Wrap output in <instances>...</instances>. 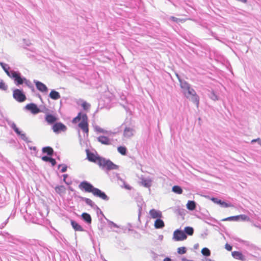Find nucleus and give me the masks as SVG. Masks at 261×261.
Returning a JSON list of instances; mask_svg holds the SVG:
<instances>
[{
  "label": "nucleus",
  "instance_id": "obj_1",
  "mask_svg": "<svg viewBox=\"0 0 261 261\" xmlns=\"http://www.w3.org/2000/svg\"><path fill=\"white\" fill-rule=\"evenodd\" d=\"M0 235L3 236L7 242L11 243L10 245V247L16 246V252H21L27 255L32 254L34 253V251L33 249H31L30 247L32 245L34 244L33 242H36V241L29 240V242H27L17 238L6 231H0Z\"/></svg>",
  "mask_w": 261,
  "mask_h": 261
},
{
  "label": "nucleus",
  "instance_id": "obj_2",
  "mask_svg": "<svg viewBox=\"0 0 261 261\" xmlns=\"http://www.w3.org/2000/svg\"><path fill=\"white\" fill-rule=\"evenodd\" d=\"M86 152L88 161L97 164L102 169H106L108 171L118 169L119 166L113 163L111 160L95 154L89 149H86Z\"/></svg>",
  "mask_w": 261,
  "mask_h": 261
},
{
  "label": "nucleus",
  "instance_id": "obj_3",
  "mask_svg": "<svg viewBox=\"0 0 261 261\" xmlns=\"http://www.w3.org/2000/svg\"><path fill=\"white\" fill-rule=\"evenodd\" d=\"M88 120V116L86 114L79 112L77 115L73 119L72 122L75 124L81 121L78 126L88 136L89 132Z\"/></svg>",
  "mask_w": 261,
  "mask_h": 261
},
{
  "label": "nucleus",
  "instance_id": "obj_4",
  "mask_svg": "<svg viewBox=\"0 0 261 261\" xmlns=\"http://www.w3.org/2000/svg\"><path fill=\"white\" fill-rule=\"evenodd\" d=\"M6 121L21 140L25 141L27 143L31 142V141L29 140L28 138L26 136L25 134L20 130L14 122L8 119H6Z\"/></svg>",
  "mask_w": 261,
  "mask_h": 261
},
{
  "label": "nucleus",
  "instance_id": "obj_5",
  "mask_svg": "<svg viewBox=\"0 0 261 261\" xmlns=\"http://www.w3.org/2000/svg\"><path fill=\"white\" fill-rule=\"evenodd\" d=\"M10 78L14 80L15 84L17 86H19L24 84V82L27 79L25 77L22 76L20 72L18 71L13 72V74H11Z\"/></svg>",
  "mask_w": 261,
  "mask_h": 261
},
{
  "label": "nucleus",
  "instance_id": "obj_6",
  "mask_svg": "<svg viewBox=\"0 0 261 261\" xmlns=\"http://www.w3.org/2000/svg\"><path fill=\"white\" fill-rule=\"evenodd\" d=\"M13 97L18 102H22L25 100L26 96L22 90L15 89L13 91Z\"/></svg>",
  "mask_w": 261,
  "mask_h": 261
},
{
  "label": "nucleus",
  "instance_id": "obj_7",
  "mask_svg": "<svg viewBox=\"0 0 261 261\" xmlns=\"http://www.w3.org/2000/svg\"><path fill=\"white\" fill-rule=\"evenodd\" d=\"M79 188L86 192H93L95 187L89 182L84 180L82 181L79 185Z\"/></svg>",
  "mask_w": 261,
  "mask_h": 261
},
{
  "label": "nucleus",
  "instance_id": "obj_8",
  "mask_svg": "<svg viewBox=\"0 0 261 261\" xmlns=\"http://www.w3.org/2000/svg\"><path fill=\"white\" fill-rule=\"evenodd\" d=\"M187 238L186 234L180 229L175 230L173 232V240L175 241H181Z\"/></svg>",
  "mask_w": 261,
  "mask_h": 261
},
{
  "label": "nucleus",
  "instance_id": "obj_9",
  "mask_svg": "<svg viewBox=\"0 0 261 261\" xmlns=\"http://www.w3.org/2000/svg\"><path fill=\"white\" fill-rule=\"evenodd\" d=\"M52 128L56 134H59L61 132H65L67 130V127L65 125L61 122L55 123Z\"/></svg>",
  "mask_w": 261,
  "mask_h": 261
},
{
  "label": "nucleus",
  "instance_id": "obj_10",
  "mask_svg": "<svg viewBox=\"0 0 261 261\" xmlns=\"http://www.w3.org/2000/svg\"><path fill=\"white\" fill-rule=\"evenodd\" d=\"M92 194L94 196L101 198L105 201H108L109 199V197L104 192L95 187L92 192Z\"/></svg>",
  "mask_w": 261,
  "mask_h": 261
},
{
  "label": "nucleus",
  "instance_id": "obj_11",
  "mask_svg": "<svg viewBox=\"0 0 261 261\" xmlns=\"http://www.w3.org/2000/svg\"><path fill=\"white\" fill-rule=\"evenodd\" d=\"M34 83H35L37 90L41 92L47 93L48 92V88L43 83L36 80H34Z\"/></svg>",
  "mask_w": 261,
  "mask_h": 261
},
{
  "label": "nucleus",
  "instance_id": "obj_12",
  "mask_svg": "<svg viewBox=\"0 0 261 261\" xmlns=\"http://www.w3.org/2000/svg\"><path fill=\"white\" fill-rule=\"evenodd\" d=\"M26 110L30 111L33 114H37L40 112L39 108L34 103H31L27 105L25 107Z\"/></svg>",
  "mask_w": 261,
  "mask_h": 261
},
{
  "label": "nucleus",
  "instance_id": "obj_13",
  "mask_svg": "<svg viewBox=\"0 0 261 261\" xmlns=\"http://www.w3.org/2000/svg\"><path fill=\"white\" fill-rule=\"evenodd\" d=\"M135 133V130L130 127H125L124 129L123 137L126 139L132 137Z\"/></svg>",
  "mask_w": 261,
  "mask_h": 261
},
{
  "label": "nucleus",
  "instance_id": "obj_14",
  "mask_svg": "<svg viewBox=\"0 0 261 261\" xmlns=\"http://www.w3.org/2000/svg\"><path fill=\"white\" fill-rule=\"evenodd\" d=\"M76 197L81 200L84 201L85 203L91 206L92 208L96 207L97 209L99 210V207L95 204V203L90 199L88 198L83 197L81 196H76Z\"/></svg>",
  "mask_w": 261,
  "mask_h": 261
},
{
  "label": "nucleus",
  "instance_id": "obj_15",
  "mask_svg": "<svg viewBox=\"0 0 261 261\" xmlns=\"http://www.w3.org/2000/svg\"><path fill=\"white\" fill-rule=\"evenodd\" d=\"M0 65L4 70L7 75L10 77L11 76V74H13V72H15L14 70H10V67L8 64L4 63L3 62H0Z\"/></svg>",
  "mask_w": 261,
  "mask_h": 261
},
{
  "label": "nucleus",
  "instance_id": "obj_16",
  "mask_svg": "<svg viewBox=\"0 0 261 261\" xmlns=\"http://www.w3.org/2000/svg\"><path fill=\"white\" fill-rule=\"evenodd\" d=\"M149 215L153 219H159L162 217V212L160 211L156 210L155 209H151L149 211Z\"/></svg>",
  "mask_w": 261,
  "mask_h": 261
},
{
  "label": "nucleus",
  "instance_id": "obj_17",
  "mask_svg": "<svg viewBox=\"0 0 261 261\" xmlns=\"http://www.w3.org/2000/svg\"><path fill=\"white\" fill-rule=\"evenodd\" d=\"M81 218L87 224L90 225L92 223V218L90 215L87 213H83Z\"/></svg>",
  "mask_w": 261,
  "mask_h": 261
},
{
  "label": "nucleus",
  "instance_id": "obj_18",
  "mask_svg": "<svg viewBox=\"0 0 261 261\" xmlns=\"http://www.w3.org/2000/svg\"><path fill=\"white\" fill-rule=\"evenodd\" d=\"M231 255L232 257L238 260H240L242 261H246V258L243 254L240 251H234L232 252Z\"/></svg>",
  "mask_w": 261,
  "mask_h": 261
},
{
  "label": "nucleus",
  "instance_id": "obj_19",
  "mask_svg": "<svg viewBox=\"0 0 261 261\" xmlns=\"http://www.w3.org/2000/svg\"><path fill=\"white\" fill-rule=\"evenodd\" d=\"M182 89L183 90V92L184 93L186 97L187 98L189 97V95L195 94V90L191 87L190 85H188L187 88H184Z\"/></svg>",
  "mask_w": 261,
  "mask_h": 261
},
{
  "label": "nucleus",
  "instance_id": "obj_20",
  "mask_svg": "<svg viewBox=\"0 0 261 261\" xmlns=\"http://www.w3.org/2000/svg\"><path fill=\"white\" fill-rule=\"evenodd\" d=\"M71 225L75 231H83L84 228L75 221L71 220Z\"/></svg>",
  "mask_w": 261,
  "mask_h": 261
},
{
  "label": "nucleus",
  "instance_id": "obj_21",
  "mask_svg": "<svg viewBox=\"0 0 261 261\" xmlns=\"http://www.w3.org/2000/svg\"><path fill=\"white\" fill-rule=\"evenodd\" d=\"M45 119L48 124H54L57 120L55 116L50 114L46 115Z\"/></svg>",
  "mask_w": 261,
  "mask_h": 261
},
{
  "label": "nucleus",
  "instance_id": "obj_22",
  "mask_svg": "<svg viewBox=\"0 0 261 261\" xmlns=\"http://www.w3.org/2000/svg\"><path fill=\"white\" fill-rule=\"evenodd\" d=\"M48 96L51 99L53 100H57L61 97L59 92L54 89L51 90Z\"/></svg>",
  "mask_w": 261,
  "mask_h": 261
},
{
  "label": "nucleus",
  "instance_id": "obj_23",
  "mask_svg": "<svg viewBox=\"0 0 261 261\" xmlns=\"http://www.w3.org/2000/svg\"><path fill=\"white\" fill-rule=\"evenodd\" d=\"M98 142L104 145H109L111 142L108 137L104 136H100L97 138Z\"/></svg>",
  "mask_w": 261,
  "mask_h": 261
},
{
  "label": "nucleus",
  "instance_id": "obj_24",
  "mask_svg": "<svg viewBox=\"0 0 261 261\" xmlns=\"http://www.w3.org/2000/svg\"><path fill=\"white\" fill-rule=\"evenodd\" d=\"M154 226L156 229H162L165 226V223L163 220L159 218L155 221Z\"/></svg>",
  "mask_w": 261,
  "mask_h": 261
},
{
  "label": "nucleus",
  "instance_id": "obj_25",
  "mask_svg": "<svg viewBox=\"0 0 261 261\" xmlns=\"http://www.w3.org/2000/svg\"><path fill=\"white\" fill-rule=\"evenodd\" d=\"M42 151L43 153H46L49 156H52L54 154L53 149L49 146L43 147Z\"/></svg>",
  "mask_w": 261,
  "mask_h": 261
},
{
  "label": "nucleus",
  "instance_id": "obj_26",
  "mask_svg": "<svg viewBox=\"0 0 261 261\" xmlns=\"http://www.w3.org/2000/svg\"><path fill=\"white\" fill-rule=\"evenodd\" d=\"M196 202L194 201L189 200L187 203V208L190 211H193L196 208Z\"/></svg>",
  "mask_w": 261,
  "mask_h": 261
},
{
  "label": "nucleus",
  "instance_id": "obj_27",
  "mask_svg": "<svg viewBox=\"0 0 261 261\" xmlns=\"http://www.w3.org/2000/svg\"><path fill=\"white\" fill-rule=\"evenodd\" d=\"M207 94L208 97L214 101H216L219 99L218 96L215 93L214 90H209Z\"/></svg>",
  "mask_w": 261,
  "mask_h": 261
},
{
  "label": "nucleus",
  "instance_id": "obj_28",
  "mask_svg": "<svg viewBox=\"0 0 261 261\" xmlns=\"http://www.w3.org/2000/svg\"><path fill=\"white\" fill-rule=\"evenodd\" d=\"M189 95L191 96V100L192 102L196 104L198 107L199 102V96L197 95L196 92H195V94H190Z\"/></svg>",
  "mask_w": 261,
  "mask_h": 261
},
{
  "label": "nucleus",
  "instance_id": "obj_29",
  "mask_svg": "<svg viewBox=\"0 0 261 261\" xmlns=\"http://www.w3.org/2000/svg\"><path fill=\"white\" fill-rule=\"evenodd\" d=\"M184 232L186 234V236H192L194 233V229L193 227L190 226H187L185 227L184 230H183Z\"/></svg>",
  "mask_w": 261,
  "mask_h": 261
},
{
  "label": "nucleus",
  "instance_id": "obj_30",
  "mask_svg": "<svg viewBox=\"0 0 261 261\" xmlns=\"http://www.w3.org/2000/svg\"><path fill=\"white\" fill-rule=\"evenodd\" d=\"M55 190L57 193L61 194L65 192L66 188L64 186H59L56 187Z\"/></svg>",
  "mask_w": 261,
  "mask_h": 261
},
{
  "label": "nucleus",
  "instance_id": "obj_31",
  "mask_svg": "<svg viewBox=\"0 0 261 261\" xmlns=\"http://www.w3.org/2000/svg\"><path fill=\"white\" fill-rule=\"evenodd\" d=\"M118 151L122 155H125L127 153V148L125 146H120L117 148Z\"/></svg>",
  "mask_w": 261,
  "mask_h": 261
},
{
  "label": "nucleus",
  "instance_id": "obj_32",
  "mask_svg": "<svg viewBox=\"0 0 261 261\" xmlns=\"http://www.w3.org/2000/svg\"><path fill=\"white\" fill-rule=\"evenodd\" d=\"M172 191L176 194H180L182 193V188L179 186H174L172 187Z\"/></svg>",
  "mask_w": 261,
  "mask_h": 261
},
{
  "label": "nucleus",
  "instance_id": "obj_33",
  "mask_svg": "<svg viewBox=\"0 0 261 261\" xmlns=\"http://www.w3.org/2000/svg\"><path fill=\"white\" fill-rule=\"evenodd\" d=\"M142 185L146 188H149L151 186V180L149 179H143L142 180Z\"/></svg>",
  "mask_w": 261,
  "mask_h": 261
},
{
  "label": "nucleus",
  "instance_id": "obj_34",
  "mask_svg": "<svg viewBox=\"0 0 261 261\" xmlns=\"http://www.w3.org/2000/svg\"><path fill=\"white\" fill-rule=\"evenodd\" d=\"M201 253L203 256H210L211 255V251L208 248L204 247L201 250Z\"/></svg>",
  "mask_w": 261,
  "mask_h": 261
},
{
  "label": "nucleus",
  "instance_id": "obj_35",
  "mask_svg": "<svg viewBox=\"0 0 261 261\" xmlns=\"http://www.w3.org/2000/svg\"><path fill=\"white\" fill-rule=\"evenodd\" d=\"M81 106L82 107L83 109L85 110H88L90 108V105L87 102L85 101L82 100V103H81Z\"/></svg>",
  "mask_w": 261,
  "mask_h": 261
},
{
  "label": "nucleus",
  "instance_id": "obj_36",
  "mask_svg": "<svg viewBox=\"0 0 261 261\" xmlns=\"http://www.w3.org/2000/svg\"><path fill=\"white\" fill-rule=\"evenodd\" d=\"M222 221H238V216L237 215V216L229 217H227V218L222 219Z\"/></svg>",
  "mask_w": 261,
  "mask_h": 261
},
{
  "label": "nucleus",
  "instance_id": "obj_37",
  "mask_svg": "<svg viewBox=\"0 0 261 261\" xmlns=\"http://www.w3.org/2000/svg\"><path fill=\"white\" fill-rule=\"evenodd\" d=\"M94 129H95V131H96L97 132H98V133L106 134H108V131L103 129V128L100 127L98 126H95L94 127Z\"/></svg>",
  "mask_w": 261,
  "mask_h": 261
},
{
  "label": "nucleus",
  "instance_id": "obj_38",
  "mask_svg": "<svg viewBox=\"0 0 261 261\" xmlns=\"http://www.w3.org/2000/svg\"><path fill=\"white\" fill-rule=\"evenodd\" d=\"M105 219L108 222V225H109V227H110L111 228H112V227H114L115 228H119V226L117 224H116V223L113 222V221H110L107 218H105Z\"/></svg>",
  "mask_w": 261,
  "mask_h": 261
},
{
  "label": "nucleus",
  "instance_id": "obj_39",
  "mask_svg": "<svg viewBox=\"0 0 261 261\" xmlns=\"http://www.w3.org/2000/svg\"><path fill=\"white\" fill-rule=\"evenodd\" d=\"M238 221H245L246 220L248 221L249 219V218L245 215H238Z\"/></svg>",
  "mask_w": 261,
  "mask_h": 261
},
{
  "label": "nucleus",
  "instance_id": "obj_40",
  "mask_svg": "<svg viewBox=\"0 0 261 261\" xmlns=\"http://www.w3.org/2000/svg\"><path fill=\"white\" fill-rule=\"evenodd\" d=\"M169 19L174 21V22H176L177 23H178V22H184L185 21V20L183 19H180V18H176L174 16H171L169 18Z\"/></svg>",
  "mask_w": 261,
  "mask_h": 261
},
{
  "label": "nucleus",
  "instance_id": "obj_41",
  "mask_svg": "<svg viewBox=\"0 0 261 261\" xmlns=\"http://www.w3.org/2000/svg\"><path fill=\"white\" fill-rule=\"evenodd\" d=\"M24 84L29 88L31 89L33 91L34 90V87L33 84L29 80L26 79V81L24 82Z\"/></svg>",
  "mask_w": 261,
  "mask_h": 261
},
{
  "label": "nucleus",
  "instance_id": "obj_42",
  "mask_svg": "<svg viewBox=\"0 0 261 261\" xmlns=\"http://www.w3.org/2000/svg\"><path fill=\"white\" fill-rule=\"evenodd\" d=\"M187 249L185 247H180L178 248L177 252L179 254H183L186 253Z\"/></svg>",
  "mask_w": 261,
  "mask_h": 261
},
{
  "label": "nucleus",
  "instance_id": "obj_43",
  "mask_svg": "<svg viewBox=\"0 0 261 261\" xmlns=\"http://www.w3.org/2000/svg\"><path fill=\"white\" fill-rule=\"evenodd\" d=\"M117 178H118V179L120 180L121 181H122L123 182V185H124L123 187L125 189H126L127 190H130L131 189L132 187L129 185L126 184L123 179L120 178L119 176L117 177Z\"/></svg>",
  "mask_w": 261,
  "mask_h": 261
},
{
  "label": "nucleus",
  "instance_id": "obj_44",
  "mask_svg": "<svg viewBox=\"0 0 261 261\" xmlns=\"http://www.w3.org/2000/svg\"><path fill=\"white\" fill-rule=\"evenodd\" d=\"M179 83L180 87L181 89H183L184 88H187L188 86L190 85L187 82L184 80L179 82Z\"/></svg>",
  "mask_w": 261,
  "mask_h": 261
},
{
  "label": "nucleus",
  "instance_id": "obj_45",
  "mask_svg": "<svg viewBox=\"0 0 261 261\" xmlns=\"http://www.w3.org/2000/svg\"><path fill=\"white\" fill-rule=\"evenodd\" d=\"M211 200L214 202L215 203L218 204L220 205L221 202L222 200L221 199H218L217 197H212L211 198Z\"/></svg>",
  "mask_w": 261,
  "mask_h": 261
},
{
  "label": "nucleus",
  "instance_id": "obj_46",
  "mask_svg": "<svg viewBox=\"0 0 261 261\" xmlns=\"http://www.w3.org/2000/svg\"><path fill=\"white\" fill-rule=\"evenodd\" d=\"M220 206L222 207H230L231 206V203H226V202L222 200Z\"/></svg>",
  "mask_w": 261,
  "mask_h": 261
},
{
  "label": "nucleus",
  "instance_id": "obj_47",
  "mask_svg": "<svg viewBox=\"0 0 261 261\" xmlns=\"http://www.w3.org/2000/svg\"><path fill=\"white\" fill-rule=\"evenodd\" d=\"M8 88V86L5 84V83L2 81L0 82V89L3 90H6Z\"/></svg>",
  "mask_w": 261,
  "mask_h": 261
},
{
  "label": "nucleus",
  "instance_id": "obj_48",
  "mask_svg": "<svg viewBox=\"0 0 261 261\" xmlns=\"http://www.w3.org/2000/svg\"><path fill=\"white\" fill-rule=\"evenodd\" d=\"M61 166H63V167H62V169H61V172L62 173H64V172H66L67 169V166L65 165H63L60 164L58 166V168H59Z\"/></svg>",
  "mask_w": 261,
  "mask_h": 261
},
{
  "label": "nucleus",
  "instance_id": "obj_49",
  "mask_svg": "<svg viewBox=\"0 0 261 261\" xmlns=\"http://www.w3.org/2000/svg\"><path fill=\"white\" fill-rule=\"evenodd\" d=\"M9 218H8L5 222H4L3 223H2L1 225H0V229H2L3 228H4L6 226V225L7 224V223H8L9 222Z\"/></svg>",
  "mask_w": 261,
  "mask_h": 261
},
{
  "label": "nucleus",
  "instance_id": "obj_50",
  "mask_svg": "<svg viewBox=\"0 0 261 261\" xmlns=\"http://www.w3.org/2000/svg\"><path fill=\"white\" fill-rule=\"evenodd\" d=\"M51 156L49 155H44L42 157V161L46 162H49L50 159L51 158Z\"/></svg>",
  "mask_w": 261,
  "mask_h": 261
},
{
  "label": "nucleus",
  "instance_id": "obj_51",
  "mask_svg": "<svg viewBox=\"0 0 261 261\" xmlns=\"http://www.w3.org/2000/svg\"><path fill=\"white\" fill-rule=\"evenodd\" d=\"M225 249L228 251H231L232 249V247L230 245L226 243L225 245Z\"/></svg>",
  "mask_w": 261,
  "mask_h": 261
},
{
  "label": "nucleus",
  "instance_id": "obj_52",
  "mask_svg": "<svg viewBox=\"0 0 261 261\" xmlns=\"http://www.w3.org/2000/svg\"><path fill=\"white\" fill-rule=\"evenodd\" d=\"M49 163H50L53 166H54L56 164V161L55 159L51 157L49 160Z\"/></svg>",
  "mask_w": 261,
  "mask_h": 261
},
{
  "label": "nucleus",
  "instance_id": "obj_53",
  "mask_svg": "<svg viewBox=\"0 0 261 261\" xmlns=\"http://www.w3.org/2000/svg\"><path fill=\"white\" fill-rule=\"evenodd\" d=\"M138 207H139V210H138V220H140V216H141V211H142V206L138 204Z\"/></svg>",
  "mask_w": 261,
  "mask_h": 261
},
{
  "label": "nucleus",
  "instance_id": "obj_54",
  "mask_svg": "<svg viewBox=\"0 0 261 261\" xmlns=\"http://www.w3.org/2000/svg\"><path fill=\"white\" fill-rule=\"evenodd\" d=\"M28 147H29V148L30 150H34V151H36V150H37V148H36V147H35V146H33H33H30L29 145H28Z\"/></svg>",
  "mask_w": 261,
  "mask_h": 261
},
{
  "label": "nucleus",
  "instance_id": "obj_55",
  "mask_svg": "<svg viewBox=\"0 0 261 261\" xmlns=\"http://www.w3.org/2000/svg\"><path fill=\"white\" fill-rule=\"evenodd\" d=\"M63 181L67 184V185H69V184L66 181V178L68 176V175L67 174H63Z\"/></svg>",
  "mask_w": 261,
  "mask_h": 261
},
{
  "label": "nucleus",
  "instance_id": "obj_56",
  "mask_svg": "<svg viewBox=\"0 0 261 261\" xmlns=\"http://www.w3.org/2000/svg\"><path fill=\"white\" fill-rule=\"evenodd\" d=\"M175 75H176V76L177 77L179 82H180L182 80H183L182 79H181L180 75L177 73H175Z\"/></svg>",
  "mask_w": 261,
  "mask_h": 261
},
{
  "label": "nucleus",
  "instance_id": "obj_57",
  "mask_svg": "<svg viewBox=\"0 0 261 261\" xmlns=\"http://www.w3.org/2000/svg\"><path fill=\"white\" fill-rule=\"evenodd\" d=\"M260 140V138H257V139H253L252 141H251V143H254V142H257L258 143H259V140Z\"/></svg>",
  "mask_w": 261,
  "mask_h": 261
},
{
  "label": "nucleus",
  "instance_id": "obj_58",
  "mask_svg": "<svg viewBox=\"0 0 261 261\" xmlns=\"http://www.w3.org/2000/svg\"><path fill=\"white\" fill-rule=\"evenodd\" d=\"M163 261H172V259L168 257H166L164 259Z\"/></svg>",
  "mask_w": 261,
  "mask_h": 261
},
{
  "label": "nucleus",
  "instance_id": "obj_59",
  "mask_svg": "<svg viewBox=\"0 0 261 261\" xmlns=\"http://www.w3.org/2000/svg\"><path fill=\"white\" fill-rule=\"evenodd\" d=\"M182 261H193V260L188 259H187V258H185V257H183V258H182Z\"/></svg>",
  "mask_w": 261,
  "mask_h": 261
},
{
  "label": "nucleus",
  "instance_id": "obj_60",
  "mask_svg": "<svg viewBox=\"0 0 261 261\" xmlns=\"http://www.w3.org/2000/svg\"><path fill=\"white\" fill-rule=\"evenodd\" d=\"M203 261H212V260L210 258H205Z\"/></svg>",
  "mask_w": 261,
  "mask_h": 261
},
{
  "label": "nucleus",
  "instance_id": "obj_61",
  "mask_svg": "<svg viewBox=\"0 0 261 261\" xmlns=\"http://www.w3.org/2000/svg\"><path fill=\"white\" fill-rule=\"evenodd\" d=\"M99 210V211H100V214H101V215H102V216L105 218H106V217L105 216V215H104V214H103V213L101 211V210H100L99 208V210Z\"/></svg>",
  "mask_w": 261,
  "mask_h": 261
},
{
  "label": "nucleus",
  "instance_id": "obj_62",
  "mask_svg": "<svg viewBox=\"0 0 261 261\" xmlns=\"http://www.w3.org/2000/svg\"><path fill=\"white\" fill-rule=\"evenodd\" d=\"M198 244H196L194 245V247L195 249H197L198 248Z\"/></svg>",
  "mask_w": 261,
  "mask_h": 261
},
{
  "label": "nucleus",
  "instance_id": "obj_63",
  "mask_svg": "<svg viewBox=\"0 0 261 261\" xmlns=\"http://www.w3.org/2000/svg\"><path fill=\"white\" fill-rule=\"evenodd\" d=\"M259 145H260L261 146V139H260V140H259V143H258Z\"/></svg>",
  "mask_w": 261,
  "mask_h": 261
},
{
  "label": "nucleus",
  "instance_id": "obj_64",
  "mask_svg": "<svg viewBox=\"0 0 261 261\" xmlns=\"http://www.w3.org/2000/svg\"><path fill=\"white\" fill-rule=\"evenodd\" d=\"M38 96L40 98V99L42 100V97H41V96H40V94H38Z\"/></svg>",
  "mask_w": 261,
  "mask_h": 261
}]
</instances>
